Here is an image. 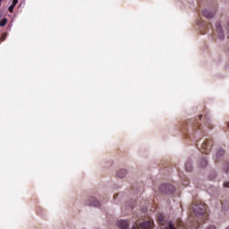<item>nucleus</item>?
<instances>
[{"label": "nucleus", "mask_w": 229, "mask_h": 229, "mask_svg": "<svg viewBox=\"0 0 229 229\" xmlns=\"http://www.w3.org/2000/svg\"><path fill=\"white\" fill-rule=\"evenodd\" d=\"M6 37H8V33L6 32L3 33L0 38V42H4V40H6Z\"/></svg>", "instance_id": "nucleus-14"}, {"label": "nucleus", "mask_w": 229, "mask_h": 229, "mask_svg": "<svg viewBox=\"0 0 229 229\" xmlns=\"http://www.w3.org/2000/svg\"><path fill=\"white\" fill-rule=\"evenodd\" d=\"M226 229H229V227H227Z\"/></svg>", "instance_id": "nucleus-24"}, {"label": "nucleus", "mask_w": 229, "mask_h": 229, "mask_svg": "<svg viewBox=\"0 0 229 229\" xmlns=\"http://www.w3.org/2000/svg\"><path fill=\"white\" fill-rule=\"evenodd\" d=\"M224 186L226 187L227 189H229V182H225V183H224Z\"/></svg>", "instance_id": "nucleus-18"}, {"label": "nucleus", "mask_w": 229, "mask_h": 229, "mask_svg": "<svg viewBox=\"0 0 229 229\" xmlns=\"http://www.w3.org/2000/svg\"><path fill=\"white\" fill-rule=\"evenodd\" d=\"M89 207H99L101 204L99 201L96 200L94 197H90L87 201Z\"/></svg>", "instance_id": "nucleus-7"}, {"label": "nucleus", "mask_w": 229, "mask_h": 229, "mask_svg": "<svg viewBox=\"0 0 229 229\" xmlns=\"http://www.w3.org/2000/svg\"><path fill=\"white\" fill-rule=\"evenodd\" d=\"M157 223L161 229H175L174 225L171 221H165L162 214L157 216Z\"/></svg>", "instance_id": "nucleus-2"}, {"label": "nucleus", "mask_w": 229, "mask_h": 229, "mask_svg": "<svg viewBox=\"0 0 229 229\" xmlns=\"http://www.w3.org/2000/svg\"><path fill=\"white\" fill-rule=\"evenodd\" d=\"M212 146H214V141L212 140V139L206 140L201 145L202 153H205L207 155V153H208V151L212 149Z\"/></svg>", "instance_id": "nucleus-3"}, {"label": "nucleus", "mask_w": 229, "mask_h": 229, "mask_svg": "<svg viewBox=\"0 0 229 229\" xmlns=\"http://www.w3.org/2000/svg\"><path fill=\"white\" fill-rule=\"evenodd\" d=\"M208 229H216V226L211 225V226L208 227Z\"/></svg>", "instance_id": "nucleus-20"}, {"label": "nucleus", "mask_w": 229, "mask_h": 229, "mask_svg": "<svg viewBox=\"0 0 229 229\" xmlns=\"http://www.w3.org/2000/svg\"><path fill=\"white\" fill-rule=\"evenodd\" d=\"M202 15L206 17V19H212L214 15H216V12H210L208 10L202 11Z\"/></svg>", "instance_id": "nucleus-8"}, {"label": "nucleus", "mask_w": 229, "mask_h": 229, "mask_svg": "<svg viewBox=\"0 0 229 229\" xmlns=\"http://www.w3.org/2000/svg\"><path fill=\"white\" fill-rule=\"evenodd\" d=\"M184 185H189V181H187L186 183H184Z\"/></svg>", "instance_id": "nucleus-22"}, {"label": "nucleus", "mask_w": 229, "mask_h": 229, "mask_svg": "<svg viewBox=\"0 0 229 229\" xmlns=\"http://www.w3.org/2000/svg\"><path fill=\"white\" fill-rule=\"evenodd\" d=\"M1 3H3V0H0V6H1Z\"/></svg>", "instance_id": "nucleus-23"}, {"label": "nucleus", "mask_w": 229, "mask_h": 229, "mask_svg": "<svg viewBox=\"0 0 229 229\" xmlns=\"http://www.w3.org/2000/svg\"><path fill=\"white\" fill-rule=\"evenodd\" d=\"M201 226V224L196 220L191 224V227L194 229H199Z\"/></svg>", "instance_id": "nucleus-12"}, {"label": "nucleus", "mask_w": 229, "mask_h": 229, "mask_svg": "<svg viewBox=\"0 0 229 229\" xmlns=\"http://www.w3.org/2000/svg\"><path fill=\"white\" fill-rule=\"evenodd\" d=\"M228 170H229V164L227 163V164H226L225 173H228Z\"/></svg>", "instance_id": "nucleus-19"}, {"label": "nucleus", "mask_w": 229, "mask_h": 229, "mask_svg": "<svg viewBox=\"0 0 229 229\" xmlns=\"http://www.w3.org/2000/svg\"><path fill=\"white\" fill-rule=\"evenodd\" d=\"M185 169H186L187 173H191L192 172V163L191 161L186 162Z\"/></svg>", "instance_id": "nucleus-10"}, {"label": "nucleus", "mask_w": 229, "mask_h": 229, "mask_svg": "<svg viewBox=\"0 0 229 229\" xmlns=\"http://www.w3.org/2000/svg\"><path fill=\"white\" fill-rule=\"evenodd\" d=\"M208 164V161H207V158H202L200 160L199 165L200 167H207Z\"/></svg>", "instance_id": "nucleus-11"}, {"label": "nucleus", "mask_w": 229, "mask_h": 229, "mask_svg": "<svg viewBox=\"0 0 229 229\" xmlns=\"http://www.w3.org/2000/svg\"><path fill=\"white\" fill-rule=\"evenodd\" d=\"M190 211L191 212V214L197 216V217H199V216H201L202 219H208V210L205 203L194 200L190 206Z\"/></svg>", "instance_id": "nucleus-1"}, {"label": "nucleus", "mask_w": 229, "mask_h": 229, "mask_svg": "<svg viewBox=\"0 0 229 229\" xmlns=\"http://www.w3.org/2000/svg\"><path fill=\"white\" fill-rule=\"evenodd\" d=\"M17 3H19V0H13V4H11L12 6H17Z\"/></svg>", "instance_id": "nucleus-16"}, {"label": "nucleus", "mask_w": 229, "mask_h": 229, "mask_svg": "<svg viewBox=\"0 0 229 229\" xmlns=\"http://www.w3.org/2000/svg\"><path fill=\"white\" fill-rule=\"evenodd\" d=\"M160 189L165 194H173V192L175 191L174 186H173L171 184H162L160 186Z\"/></svg>", "instance_id": "nucleus-4"}, {"label": "nucleus", "mask_w": 229, "mask_h": 229, "mask_svg": "<svg viewBox=\"0 0 229 229\" xmlns=\"http://www.w3.org/2000/svg\"><path fill=\"white\" fill-rule=\"evenodd\" d=\"M126 174H127L126 170L121 169V170H119V171L117 172L116 176H117L118 178H124V176H126Z\"/></svg>", "instance_id": "nucleus-9"}, {"label": "nucleus", "mask_w": 229, "mask_h": 229, "mask_svg": "<svg viewBox=\"0 0 229 229\" xmlns=\"http://www.w3.org/2000/svg\"><path fill=\"white\" fill-rule=\"evenodd\" d=\"M7 22H8V19L3 18V19L1 20V21H0V26H1V28L6 26Z\"/></svg>", "instance_id": "nucleus-13"}, {"label": "nucleus", "mask_w": 229, "mask_h": 229, "mask_svg": "<svg viewBox=\"0 0 229 229\" xmlns=\"http://www.w3.org/2000/svg\"><path fill=\"white\" fill-rule=\"evenodd\" d=\"M13 8H15L13 5L9 6V12L10 13H13Z\"/></svg>", "instance_id": "nucleus-17"}, {"label": "nucleus", "mask_w": 229, "mask_h": 229, "mask_svg": "<svg viewBox=\"0 0 229 229\" xmlns=\"http://www.w3.org/2000/svg\"><path fill=\"white\" fill-rule=\"evenodd\" d=\"M17 3H19V0H13V4H11L12 6H17Z\"/></svg>", "instance_id": "nucleus-15"}, {"label": "nucleus", "mask_w": 229, "mask_h": 229, "mask_svg": "<svg viewBox=\"0 0 229 229\" xmlns=\"http://www.w3.org/2000/svg\"><path fill=\"white\" fill-rule=\"evenodd\" d=\"M216 28L218 38L223 40V38H225V33L223 32V28H221V23H216Z\"/></svg>", "instance_id": "nucleus-5"}, {"label": "nucleus", "mask_w": 229, "mask_h": 229, "mask_svg": "<svg viewBox=\"0 0 229 229\" xmlns=\"http://www.w3.org/2000/svg\"><path fill=\"white\" fill-rule=\"evenodd\" d=\"M201 117H203V115H202V114L199 115V119H201Z\"/></svg>", "instance_id": "nucleus-21"}, {"label": "nucleus", "mask_w": 229, "mask_h": 229, "mask_svg": "<svg viewBox=\"0 0 229 229\" xmlns=\"http://www.w3.org/2000/svg\"><path fill=\"white\" fill-rule=\"evenodd\" d=\"M191 133H201V124L195 122L191 127Z\"/></svg>", "instance_id": "nucleus-6"}]
</instances>
